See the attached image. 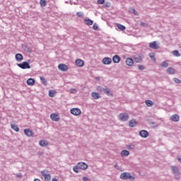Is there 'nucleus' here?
<instances>
[{
    "label": "nucleus",
    "mask_w": 181,
    "mask_h": 181,
    "mask_svg": "<svg viewBox=\"0 0 181 181\" xmlns=\"http://www.w3.org/2000/svg\"><path fill=\"white\" fill-rule=\"evenodd\" d=\"M25 52H28V53H32V49L29 47L28 46H25Z\"/></svg>",
    "instance_id": "nucleus-41"
},
{
    "label": "nucleus",
    "mask_w": 181,
    "mask_h": 181,
    "mask_svg": "<svg viewBox=\"0 0 181 181\" xmlns=\"http://www.w3.org/2000/svg\"><path fill=\"white\" fill-rule=\"evenodd\" d=\"M179 119H180V117L177 115H173L171 116V120L173 121L174 122H179Z\"/></svg>",
    "instance_id": "nucleus-20"
},
{
    "label": "nucleus",
    "mask_w": 181,
    "mask_h": 181,
    "mask_svg": "<svg viewBox=\"0 0 181 181\" xmlns=\"http://www.w3.org/2000/svg\"><path fill=\"white\" fill-rule=\"evenodd\" d=\"M71 114L73 115H80L81 114V110L79 108L75 107L71 110Z\"/></svg>",
    "instance_id": "nucleus-7"
},
{
    "label": "nucleus",
    "mask_w": 181,
    "mask_h": 181,
    "mask_svg": "<svg viewBox=\"0 0 181 181\" xmlns=\"http://www.w3.org/2000/svg\"><path fill=\"white\" fill-rule=\"evenodd\" d=\"M52 181H59V180H57L56 178H52Z\"/></svg>",
    "instance_id": "nucleus-52"
},
{
    "label": "nucleus",
    "mask_w": 181,
    "mask_h": 181,
    "mask_svg": "<svg viewBox=\"0 0 181 181\" xmlns=\"http://www.w3.org/2000/svg\"><path fill=\"white\" fill-rule=\"evenodd\" d=\"M18 67L22 69L23 70H26V69H30L31 66L28 62H23L21 64H17Z\"/></svg>",
    "instance_id": "nucleus-2"
},
{
    "label": "nucleus",
    "mask_w": 181,
    "mask_h": 181,
    "mask_svg": "<svg viewBox=\"0 0 181 181\" xmlns=\"http://www.w3.org/2000/svg\"><path fill=\"white\" fill-rule=\"evenodd\" d=\"M75 63L78 67H83L84 66V61L81 59H76Z\"/></svg>",
    "instance_id": "nucleus-18"
},
{
    "label": "nucleus",
    "mask_w": 181,
    "mask_h": 181,
    "mask_svg": "<svg viewBox=\"0 0 181 181\" xmlns=\"http://www.w3.org/2000/svg\"><path fill=\"white\" fill-rule=\"evenodd\" d=\"M40 78L41 83L44 86H47V81L46 80V78L45 77L40 76Z\"/></svg>",
    "instance_id": "nucleus-29"
},
{
    "label": "nucleus",
    "mask_w": 181,
    "mask_h": 181,
    "mask_svg": "<svg viewBox=\"0 0 181 181\" xmlns=\"http://www.w3.org/2000/svg\"><path fill=\"white\" fill-rule=\"evenodd\" d=\"M102 63H103V64H111V63H112V59L110 57H105L103 59Z\"/></svg>",
    "instance_id": "nucleus-10"
},
{
    "label": "nucleus",
    "mask_w": 181,
    "mask_h": 181,
    "mask_svg": "<svg viewBox=\"0 0 181 181\" xmlns=\"http://www.w3.org/2000/svg\"><path fill=\"white\" fill-rule=\"evenodd\" d=\"M78 168L79 169H82V170H86V169H88V165L84 162L78 163Z\"/></svg>",
    "instance_id": "nucleus-6"
},
{
    "label": "nucleus",
    "mask_w": 181,
    "mask_h": 181,
    "mask_svg": "<svg viewBox=\"0 0 181 181\" xmlns=\"http://www.w3.org/2000/svg\"><path fill=\"white\" fill-rule=\"evenodd\" d=\"M141 26H143L144 28H145V27L148 26V24L144 23V22H141Z\"/></svg>",
    "instance_id": "nucleus-48"
},
{
    "label": "nucleus",
    "mask_w": 181,
    "mask_h": 181,
    "mask_svg": "<svg viewBox=\"0 0 181 181\" xmlns=\"http://www.w3.org/2000/svg\"><path fill=\"white\" fill-rule=\"evenodd\" d=\"M129 12L130 13H134V15H137L136 14V11H135V8H134V7H132L129 9Z\"/></svg>",
    "instance_id": "nucleus-38"
},
{
    "label": "nucleus",
    "mask_w": 181,
    "mask_h": 181,
    "mask_svg": "<svg viewBox=\"0 0 181 181\" xmlns=\"http://www.w3.org/2000/svg\"><path fill=\"white\" fill-rule=\"evenodd\" d=\"M96 90L97 91H98L99 93H103V91L104 90V88L98 86L96 87Z\"/></svg>",
    "instance_id": "nucleus-39"
},
{
    "label": "nucleus",
    "mask_w": 181,
    "mask_h": 181,
    "mask_svg": "<svg viewBox=\"0 0 181 181\" xmlns=\"http://www.w3.org/2000/svg\"><path fill=\"white\" fill-rule=\"evenodd\" d=\"M139 70H145V66H144V65H139Z\"/></svg>",
    "instance_id": "nucleus-47"
},
{
    "label": "nucleus",
    "mask_w": 181,
    "mask_h": 181,
    "mask_svg": "<svg viewBox=\"0 0 181 181\" xmlns=\"http://www.w3.org/2000/svg\"><path fill=\"white\" fill-rule=\"evenodd\" d=\"M116 26L118 29H119V30L124 31L125 30V29H127V28L125 27V25H122L120 23H117Z\"/></svg>",
    "instance_id": "nucleus-24"
},
{
    "label": "nucleus",
    "mask_w": 181,
    "mask_h": 181,
    "mask_svg": "<svg viewBox=\"0 0 181 181\" xmlns=\"http://www.w3.org/2000/svg\"><path fill=\"white\" fill-rule=\"evenodd\" d=\"M50 118L51 119H52V121H59V119H60V117L56 113L51 114Z\"/></svg>",
    "instance_id": "nucleus-13"
},
{
    "label": "nucleus",
    "mask_w": 181,
    "mask_h": 181,
    "mask_svg": "<svg viewBox=\"0 0 181 181\" xmlns=\"http://www.w3.org/2000/svg\"><path fill=\"white\" fill-rule=\"evenodd\" d=\"M24 134H25L27 136H33V132L29 129H24Z\"/></svg>",
    "instance_id": "nucleus-17"
},
{
    "label": "nucleus",
    "mask_w": 181,
    "mask_h": 181,
    "mask_svg": "<svg viewBox=\"0 0 181 181\" xmlns=\"http://www.w3.org/2000/svg\"><path fill=\"white\" fill-rule=\"evenodd\" d=\"M146 105L147 107H152L153 105V102H152V100H146Z\"/></svg>",
    "instance_id": "nucleus-33"
},
{
    "label": "nucleus",
    "mask_w": 181,
    "mask_h": 181,
    "mask_svg": "<svg viewBox=\"0 0 181 181\" xmlns=\"http://www.w3.org/2000/svg\"><path fill=\"white\" fill-rule=\"evenodd\" d=\"M71 94H76V93H77V89L71 88Z\"/></svg>",
    "instance_id": "nucleus-46"
},
{
    "label": "nucleus",
    "mask_w": 181,
    "mask_h": 181,
    "mask_svg": "<svg viewBox=\"0 0 181 181\" xmlns=\"http://www.w3.org/2000/svg\"><path fill=\"white\" fill-rule=\"evenodd\" d=\"M137 124H138V122H136V120H135L134 119L129 122V125L131 128H134V127H136Z\"/></svg>",
    "instance_id": "nucleus-16"
},
{
    "label": "nucleus",
    "mask_w": 181,
    "mask_h": 181,
    "mask_svg": "<svg viewBox=\"0 0 181 181\" xmlns=\"http://www.w3.org/2000/svg\"><path fill=\"white\" fill-rule=\"evenodd\" d=\"M128 149H135V145L134 144H130L127 146Z\"/></svg>",
    "instance_id": "nucleus-44"
},
{
    "label": "nucleus",
    "mask_w": 181,
    "mask_h": 181,
    "mask_svg": "<svg viewBox=\"0 0 181 181\" xmlns=\"http://www.w3.org/2000/svg\"><path fill=\"white\" fill-rule=\"evenodd\" d=\"M122 156H129V152L128 150H122L121 152Z\"/></svg>",
    "instance_id": "nucleus-28"
},
{
    "label": "nucleus",
    "mask_w": 181,
    "mask_h": 181,
    "mask_svg": "<svg viewBox=\"0 0 181 181\" xmlns=\"http://www.w3.org/2000/svg\"><path fill=\"white\" fill-rule=\"evenodd\" d=\"M173 81H175V83H176L177 84H180L181 83V81L177 78H174Z\"/></svg>",
    "instance_id": "nucleus-42"
},
{
    "label": "nucleus",
    "mask_w": 181,
    "mask_h": 181,
    "mask_svg": "<svg viewBox=\"0 0 181 181\" xmlns=\"http://www.w3.org/2000/svg\"><path fill=\"white\" fill-rule=\"evenodd\" d=\"M40 146H42V148H46L49 145V142L46 140H41L39 142Z\"/></svg>",
    "instance_id": "nucleus-11"
},
{
    "label": "nucleus",
    "mask_w": 181,
    "mask_h": 181,
    "mask_svg": "<svg viewBox=\"0 0 181 181\" xmlns=\"http://www.w3.org/2000/svg\"><path fill=\"white\" fill-rule=\"evenodd\" d=\"M103 93H104V94H107V95H110V94L111 93V90L110 88H108L107 86H105L103 88Z\"/></svg>",
    "instance_id": "nucleus-22"
},
{
    "label": "nucleus",
    "mask_w": 181,
    "mask_h": 181,
    "mask_svg": "<svg viewBox=\"0 0 181 181\" xmlns=\"http://www.w3.org/2000/svg\"><path fill=\"white\" fill-rule=\"evenodd\" d=\"M11 129L16 131V132H19V127L16 124H11Z\"/></svg>",
    "instance_id": "nucleus-30"
},
{
    "label": "nucleus",
    "mask_w": 181,
    "mask_h": 181,
    "mask_svg": "<svg viewBox=\"0 0 181 181\" xmlns=\"http://www.w3.org/2000/svg\"><path fill=\"white\" fill-rule=\"evenodd\" d=\"M17 177H18V178L22 177V174H17Z\"/></svg>",
    "instance_id": "nucleus-51"
},
{
    "label": "nucleus",
    "mask_w": 181,
    "mask_h": 181,
    "mask_svg": "<svg viewBox=\"0 0 181 181\" xmlns=\"http://www.w3.org/2000/svg\"><path fill=\"white\" fill-rule=\"evenodd\" d=\"M161 67H164V69H166V67H168L169 66V64H168V62H166V61L163 62L160 64Z\"/></svg>",
    "instance_id": "nucleus-35"
},
{
    "label": "nucleus",
    "mask_w": 181,
    "mask_h": 181,
    "mask_svg": "<svg viewBox=\"0 0 181 181\" xmlns=\"http://www.w3.org/2000/svg\"><path fill=\"white\" fill-rule=\"evenodd\" d=\"M91 96L93 97V98H94V100H98L101 98V95H100V93L97 92H93L91 93Z\"/></svg>",
    "instance_id": "nucleus-15"
},
{
    "label": "nucleus",
    "mask_w": 181,
    "mask_h": 181,
    "mask_svg": "<svg viewBox=\"0 0 181 181\" xmlns=\"http://www.w3.org/2000/svg\"><path fill=\"white\" fill-rule=\"evenodd\" d=\"M54 94H56V91L55 90H49V97H54Z\"/></svg>",
    "instance_id": "nucleus-36"
},
{
    "label": "nucleus",
    "mask_w": 181,
    "mask_h": 181,
    "mask_svg": "<svg viewBox=\"0 0 181 181\" xmlns=\"http://www.w3.org/2000/svg\"><path fill=\"white\" fill-rule=\"evenodd\" d=\"M139 135L141 138H148V136H149V132L146 130H141L139 132Z\"/></svg>",
    "instance_id": "nucleus-9"
},
{
    "label": "nucleus",
    "mask_w": 181,
    "mask_h": 181,
    "mask_svg": "<svg viewBox=\"0 0 181 181\" xmlns=\"http://www.w3.org/2000/svg\"><path fill=\"white\" fill-rule=\"evenodd\" d=\"M172 54L173 56H175V57H180V53L177 50L173 51Z\"/></svg>",
    "instance_id": "nucleus-31"
},
{
    "label": "nucleus",
    "mask_w": 181,
    "mask_h": 181,
    "mask_svg": "<svg viewBox=\"0 0 181 181\" xmlns=\"http://www.w3.org/2000/svg\"><path fill=\"white\" fill-rule=\"evenodd\" d=\"M126 64H127V66H133L134 60L132 59V58H127L126 59Z\"/></svg>",
    "instance_id": "nucleus-21"
},
{
    "label": "nucleus",
    "mask_w": 181,
    "mask_h": 181,
    "mask_svg": "<svg viewBox=\"0 0 181 181\" xmlns=\"http://www.w3.org/2000/svg\"><path fill=\"white\" fill-rule=\"evenodd\" d=\"M112 62L113 63H119L121 62V57L119 55H115L112 57Z\"/></svg>",
    "instance_id": "nucleus-19"
},
{
    "label": "nucleus",
    "mask_w": 181,
    "mask_h": 181,
    "mask_svg": "<svg viewBox=\"0 0 181 181\" xmlns=\"http://www.w3.org/2000/svg\"><path fill=\"white\" fill-rule=\"evenodd\" d=\"M73 170H74V172H75V173H78V172H79L78 170H80L78 165H76V166H74L73 168Z\"/></svg>",
    "instance_id": "nucleus-37"
},
{
    "label": "nucleus",
    "mask_w": 181,
    "mask_h": 181,
    "mask_svg": "<svg viewBox=\"0 0 181 181\" xmlns=\"http://www.w3.org/2000/svg\"><path fill=\"white\" fill-rule=\"evenodd\" d=\"M115 169H117L118 170H119V165H118V164H115Z\"/></svg>",
    "instance_id": "nucleus-50"
},
{
    "label": "nucleus",
    "mask_w": 181,
    "mask_h": 181,
    "mask_svg": "<svg viewBox=\"0 0 181 181\" xmlns=\"http://www.w3.org/2000/svg\"><path fill=\"white\" fill-rule=\"evenodd\" d=\"M93 29L94 30H98V25L95 23L93 24Z\"/></svg>",
    "instance_id": "nucleus-43"
},
{
    "label": "nucleus",
    "mask_w": 181,
    "mask_h": 181,
    "mask_svg": "<svg viewBox=\"0 0 181 181\" xmlns=\"http://www.w3.org/2000/svg\"><path fill=\"white\" fill-rule=\"evenodd\" d=\"M82 180H83V181H88V180H90V179H88V177H82Z\"/></svg>",
    "instance_id": "nucleus-49"
},
{
    "label": "nucleus",
    "mask_w": 181,
    "mask_h": 181,
    "mask_svg": "<svg viewBox=\"0 0 181 181\" xmlns=\"http://www.w3.org/2000/svg\"><path fill=\"white\" fill-rule=\"evenodd\" d=\"M120 179L122 180H135V177H132L129 173H123L120 175Z\"/></svg>",
    "instance_id": "nucleus-1"
},
{
    "label": "nucleus",
    "mask_w": 181,
    "mask_h": 181,
    "mask_svg": "<svg viewBox=\"0 0 181 181\" xmlns=\"http://www.w3.org/2000/svg\"><path fill=\"white\" fill-rule=\"evenodd\" d=\"M15 59L17 62H22V60H23V55L21 53H18L15 55Z\"/></svg>",
    "instance_id": "nucleus-14"
},
{
    "label": "nucleus",
    "mask_w": 181,
    "mask_h": 181,
    "mask_svg": "<svg viewBox=\"0 0 181 181\" xmlns=\"http://www.w3.org/2000/svg\"><path fill=\"white\" fill-rule=\"evenodd\" d=\"M58 69L61 71H67V70H69V66L64 64H60L58 66Z\"/></svg>",
    "instance_id": "nucleus-8"
},
{
    "label": "nucleus",
    "mask_w": 181,
    "mask_h": 181,
    "mask_svg": "<svg viewBox=\"0 0 181 181\" xmlns=\"http://www.w3.org/2000/svg\"><path fill=\"white\" fill-rule=\"evenodd\" d=\"M167 73H168V74H175V69L173 67H168L167 69Z\"/></svg>",
    "instance_id": "nucleus-27"
},
{
    "label": "nucleus",
    "mask_w": 181,
    "mask_h": 181,
    "mask_svg": "<svg viewBox=\"0 0 181 181\" xmlns=\"http://www.w3.org/2000/svg\"><path fill=\"white\" fill-rule=\"evenodd\" d=\"M159 47L158 44L156 43V41L152 42L149 44V48L150 49H156Z\"/></svg>",
    "instance_id": "nucleus-12"
},
{
    "label": "nucleus",
    "mask_w": 181,
    "mask_h": 181,
    "mask_svg": "<svg viewBox=\"0 0 181 181\" xmlns=\"http://www.w3.org/2000/svg\"><path fill=\"white\" fill-rule=\"evenodd\" d=\"M28 86H33L35 84V79L30 78L27 80Z\"/></svg>",
    "instance_id": "nucleus-25"
},
{
    "label": "nucleus",
    "mask_w": 181,
    "mask_h": 181,
    "mask_svg": "<svg viewBox=\"0 0 181 181\" xmlns=\"http://www.w3.org/2000/svg\"><path fill=\"white\" fill-rule=\"evenodd\" d=\"M40 5L42 8H45L47 5V1L46 0H40Z\"/></svg>",
    "instance_id": "nucleus-26"
},
{
    "label": "nucleus",
    "mask_w": 181,
    "mask_h": 181,
    "mask_svg": "<svg viewBox=\"0 0 181 181\" xmlns=\"http://www.w3.org/2000/svg\"><path fill=\"white\" fill-rule=\"evenodd\" d=\"M129 118V115H128V113H120L119 115V119H120V121H123L124 122L125 121H128Z\"/></svg>",
    "instance_id": "nucleus-4"
},
{
    "label": "nucleus",
    "mask_w": 181,
    "mask_h": 181,
    "mask_svg": "<svg viewBox=\"0 0 181 181\" xmlns=\"http://www.w3.org/2000/svg\"><path fill=\"white\" fill-rule=\"evenodd\" d=\"M105 3V0H98V4L99 5H103Z\"/></svg>",
    "instance_id": "nucleus-45"
},
{
    "label": "nucleus",
    "mask_w": 181,
    "mask_h": 181,
    "mask_svg": "<svg viewBox=\"0 0 181 181\" xmlns=\"http://www.w3.org/2000/svg\"><path fill=\"white\" fill-rule=\"evenodd\" d=\"M178 161L181 163V158H178Z\"/></svg>",
    "instance_id": "nucleus-53"
},
{
    "label": "nucleus",
    "mask_w": 181,
    "mask_h": 181,
    "mask_svg": "<svg viewBox=\"0 0 181 181\" xmlns=\"http://www.w3.org/2000/svg\"><path fill=\"white\" fill-rule=\"evenodd\" d=\"M133 62L134 63H142V58H141V57L134 58Z\"/></svg>",
    "instance_id": "nucleus-32"
},
{
    "label": "nucleus",
    "mask_w": 181,
    "mask_h": 181,
    "mask_svg": "<svg viewBox=\"0 0 181 181\" xmlns=\"http://www.w3.org/2000/svg\"><path fill=\"white\" fill-rule=\"evenodd\" d=\"M41 175L42 177L45 178V180L46 181L52 180V175H50V174L47 173L46 171H41Z\"/></svg>",
    "instance_id": "nucleus-5"
},
{
    "label": "nucleus",
    "mask_w": 181,
    "mask_h": 181,
    "mask_svg": "<svg viewBox=\"0 0 181 181\" xmlns=\"http://www.w3.org/2000/svg\"><path fill=\"white\" fill-rule=\"evenodd\" d=\"M171 169L175 177L179 179L180 177V172L179 171V168L176 166H173L171 167Z\"/></svg>",
    "instance_id": "nucleus-3"
},
{
    "label": "nucleus",
    "mask_w": 181,
    "mask_h": 181,
    "mask_svg": "<svg viewBox=\"0 0 181 181\" xmlns=\"http://www.w3.org/2000/svg\"><path fill=\"white\" fill-rule=\"evenodd\" d=\"M84 22H85L86 25H88V26H91V25H93V20H91L90 18L85 19Z\"/></svg>",
    "instance_id": "nucleus-23"
},
{
    "label": "nucleus",
    "mask_w": 181,
    "mask_h": 181,
    "mask_svg": "<svg viewBox=\"0 0 181 181\" xmlns=\"http://www.w3.org/2000/svg\"><path fill=\"white\" fill-rule=\"evenodd\" d=\"M76 15H77V16H78V18H84V13L83 12H77Z\"/></svg>",
    "instance_id": "nucleus-40"
},
{
    "label": "nucleus",
    "mask_w": 181,
    "mask_h": 181,
    "mask_svg": "<svg viewBox=\"0 0 181 181\" xmlns=\"http://www.w3.org/2000/svg\"><path fill=\"white\" fill-rule=\"evenodd\" d=\"M149 57L153 62H156V58H155V54L151 53L149 54Z\"/></svg>",
    "instance_id": "nucleus-34"
},
{
    "label": "nucleus",
    "mask_w": 181,
    "mask_h": 181,
    "mask_svg": "<svg viewBox=\"0 0 181 181\" xmlns=\"http://www.w3.org/2000/svg\"><path fill=\"white\" fill-rule=\"evenodd\" d=\"M97 80H100V77L97 78Z\"/></svg>",
    "instance_id": "nucleus-54"
}]
</instances>
